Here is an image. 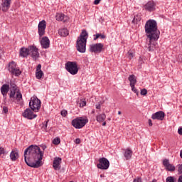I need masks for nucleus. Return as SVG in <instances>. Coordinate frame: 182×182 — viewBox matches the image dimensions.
Here are the masks:
<instances>
[{"mask_svg": "<svg viewBox=\"0 0 182 182\" xmlns=\"http://www.w3.org/2000/svg\"><path fill=\"white\" fill-rule=\"evenodd\" d=\"M24 161L33 168H39L42 166V159H43V152L38 146L31 145L24 151Z\"/></svg>", "mask_w": 182, "mask_h": 182, "instance_id": "1", "label": "nucleus"}, {"mask_svg": "<svg viewBox=\"0 0 182 182\" xmlns=\"http://www.w3.org/2000/svg\"><path fill=\"white\" fill-rule=\"evenodd\" d=\"M145 33L149 41H158L160 38V31L157 29V22L155 20H148L145 23Z\"/></svg>", "mask_w": 182, "mask_h": 182, "instance_id": "2", "label": "nucleus"}, {"mask_svg": "<svg viewBox=\"0 0 182 182\" xmlns=\"http://www.w3.org/2000/svg\"><path fill=\"white\" fill-rule=\"evenodd\" d=\"M87 31L82 30L76 42V48L80 53L86 52V43L87 42Z\"/></svg>", "mask_w": 182, "mask_h": 182, "instance_id": "3", "label": "nucleus"}, {"mask_svg": "<svg viewBox=\"0 0 182 182\" xmlns=\"http://www.w3.org/2000/svg\"><path fill=\"white\" fill-rule=\"evenodd\" d=\"M28 55H31V58L34 60L39 58V52L36 46H31L28 48L23 47L20 49V56L21 58H28Z\"/></svg>", "mask_w": 182, "mask_h": 182, "instance_id": "4", "label": "nucleus"}, {"mask_svg": "<svg viewBox=\"0 0 182 182\" xmlns=\"http://www.w3.org/2000/svg\"><path fill=\"white\" fill-rule=\"evenodd\" d=\"M87 123H89V119L86 117L85 118L82 117H77L71 122L72 126H73L75 129H82L86 126Z\"/></svg>", "mask_w": 182, "mask_h": 182, "instance_id": "5", "label": "nucleus"}, {"mask_svg": "<svg viewBox=\"0 0 182 182\" xmlns=\"http://www.w3.org/2000/svg\"><path fill=\"white\" fill-rule=\"evenodd\" d=\"M65 70L70 73V75H77V72H79L77 63L75 61H68L65 63Z\"/></svg>", "mask_w": 182, "mask_h": 182, "instance_id": "6", "label": "nucleus"}, {"mask_svg": "<svg viewBox=\"0 0 182 182\" xmlns=\"http://www.w3.org/2000/svg\"><path fill=\"white\" fill-rule=\"evenodd\" d=\"M29 107L36 113L39 112L41 109V100H39L36 96L31 97L29 102Z\"/></svg>", "mask_w": 182, "mask_h": 182, "instance_id": "7", "label": "nucleus"}, {"mask_svg": "<svg viewBox=\"0 0 182 182\" xmlns=\"http://www.w3.org/2000/svg\"><path fill=\"white\" fill-rule=\"evenodd\" d=\"M98 161L99 163L97 164V167L100 168V170H107L109 167H110L109 159L105 157L100 158Z\"/></svg>", "mask_w": 182, "mask_h": 182, "instance_id": "8", "label": "nucleus"}, {"mask_svg": "<svg viewBox=\"0 0 182 182\" xmlns=\"http://www.w3.org/2000/svg\"><path fill=\"white\" fill-rule=\"evenodd\" d=\"M9 71L11 75H15V76H19L22 73L21 70L16 68V63L15 61H11L9 63Z\"/></svg>", "mask_w": 182, "mask_h": 182, "instance_id": "9", "label": "nucleus"}, {"mask_svg": "<svg viewBox=\"0 0 182 182\" xmlns=\"http://www.w3.org/2000/svg\"><path fill=\"white\" fill-rule=\"evenodd\" d=\"M104 45L102 43H97L95 44L90 45V51L93 53H101L104 49Z\"/></svg>", "mask_w": 182, "mask_h": 182, "instance_id": "10", "label": "nucleus"}, {"mask_svg": "<svg viewBox=\"0 0 182 182\" xmlns=\"http://www.w3.org/2000/svg\"><path fill=\"white\" fill-rule=\"evenodd\" d=\"M9 97L11 100H18L21 101L22 99V93L19 92L18 90H11L10 91Z\"/></svg>", "mask_w": 182, "mask_h": 182, "instance_id": "11", "label": "nucleus"}, {"mask_svg": "<svg viewBox=\"0 0 182 182\" xmlns=\"http://www.w3.org/2000/svg\"><path fill=\"white\" fill-rule=\"evenodd\" d=\"M162 164L164 167H165V170H166V171H171L172 173L176 171V166L173 164H170L169 159H164L162 161Z\"/></svg>", "mask_w": 182, "mask_h": 182, "instance_id": "12", "label": "nucleus"}, {"mask_svg": "<svg viewBox=\"0 0 182 182\" xmlns=\"http://www.w3.org/2000/svg\"><path fill=\"white\" fill-rule=\"evenodd\" d=\"M38 29L39 36H43V35H45V31L46 29V21L42 20L41 21H40L38 26Z\"/></svg>", "mask_w": 182, "mask_h": 182, "instance_id": "13", "label": "nucleus"}, {"mask_svg": "<svg viewBox=\"0 0 182 182\" xmlns=\"http://www.w3.org/2000/svg\"><path fill=\"white\" fill-rule=\"evenodd\" d=\"M143 8L148 12H154L156 11V3L153 1H149L144 5Z\"/></svg>", "mask_w": 182, "mask_h": 182, "instance_id": "14", "label": "nucleus"}, {"mask_svg": "<svg viewBox=\"0 0 182 182\" xmlns=\"http://www.w3.org/2000/svg\"><path fill=\"white\" fill-rule=\"evenodd\" d=\"M165 116H166V114H164V112L159 111L151 115V119L163 121L164 120Z\"/></svg>", "mask_w": 182, "mask_h": 182, "instance_id": "15", "label": "nucleus"}, {"mask_svg": "<svg viewBox=\"0 0 182 182\" xmlns=\"http://www.w3.org/2000/svg\"><path fill=\"white\" fill-rule=\"evenodd\" d=\"M23 116L26 119H29V120H32V119H35L38 115L33 114V112L31 109L27 108L23 113Z\"/></svg>", "mask_w": 182, "mask_h": 182, "instance_id": "16", "label": "nucleus"}, {"mask_svg": "<svg viewBox=\"0 0 182 182\" xmlns=\"http://www.w3.org/2000/svg\"><path fill=\"white\" fill-rule=\"evenodd\" d=\"M12 0H2L1 3V11L3 12H8L9 9L11 8V2Z\"/></svg>", "mask_w": 182, "mask_h": 182, "instance_id": "17", "label": "nucleus"}, {"mask_svg": "<svg viewBox=\"0 0 182 182\" xmlns=\"http://www.w3.org/2000/svg\"><path fill=\"white\" fill-rule=\"evenodd\" d=\"M9 85L8 84H4L0 88L1 93L3 95L4 100H6V96L9 92Z\"/></svg>", "mask_w": 182, "mask_h": 182, "instance_id": "18", "label": "nucleus"}, {"mask_svg": "<svg viewBox=\"0 0 182 182\" xmlns=\"http://www.w3.org/2000/svg\"><path fill=\"white\" fill-rule=\"evenodd\" d=\"M62 164V158L55 157L54 158L53 167L54 170H60V164Z\"/></svg>", "mask_w": 182, "mask_h": 182, "instance_id": "19", "label": "nucleus"}, {"mask_svg": "<svg viewBox=\"0 0 182 182\" xmlns=\"http://www.w3.org/2000/svg\"><path fill=\"white\" fill-rule=\"evenodd\" d=\"M10 159L11 161H16L19 159V151L18 149H14L10 153Z\"/></svg>", "mask_w": 182, "mask_h": 182, "instance_id": "20", "label": "nucleus"}, {"mask_svg": "<svg viewBox=\"0 0 182 182\" xmlns=\"http://www.w3.org/2000/svg\"><path fill=\"white\" fill-rule=\"evenodd\" d=\"M157 40H149V43L146 45V48L149 52H153L154 49H156V46L157 43H156Z\"/></svg>", "mask_w": 182, "mask_h": 182, "instance_id": "21", "label": "nucleus"}, {"mask_svg": "<svg viewBox=\"0 0 182 182\" xmlns=\"http://www.w3.org/2000/svg\"><path fill=\"white\" fill-rule=\"evenodd\" d=\"M50 41L48 37H43L41 41V45L43 49H48L49 48V45Z\"/></svg>", "mask_w": 182, "mask_h": 182, "instance_id": "22", "label": "nucleus"}, {"mask_svg": "<svg viewBox=\"0 0 182 182\" xmlns=\"http://www.w3.org/2000/svg\"><path fill=\"white\" fill-rule=\"evenodd\" d=\"M132 156H133V151L132 149H127L124 150V157H125L126 160H130Z\"/></svg>", "mask_w": 182, "mask_h": 182, "instance_id": "23", "label": "nucleus"}, {"mask_svg": "<svg viewBox=\"0 0 182 182\" xmlns=\"http://www.w3.org/2000/svg\"><path fill=\"white\" fill-rule=\"evenodd\" d=\"M128 80L130 82V86L136 85V83H137V79L136 78L135 75H129Z\"/></svg>", "mask_w": 182, "mask_h": 182, "instance_id": "24", "label": "nucleus"}, {"mask_svg": "<svg viewBox=\"0 0 182 182\" xmlns=\"http://www.w3.org/2000/svg\"><path fill=\"white\" fill-rule=\"evenodd\" d=\"M96 120L99 123H102V122H105V120H106V114H99L96 117Z\"/></svg>", "mask_w": 182, "mask_h": 182, "instance_id": "25", "label": "nucleus"}, {"mask_svg": "<svg viewBox=\"0 0 182 182\" xmlns=\"http://www.w3.org/2000/svg\"><path fill=\"white\" fill-rule=\"evenodd\" d=\"M58 34L60 36H68V35H69V31H68L67 28H60L58 30Z\"/></svg>", "mask_w": 182, "mask_h": 182, "instance_id": "26", "label": "nucleus"}, {"mask_svg": "<svg viewBox=\"0 0 182 182\" xmlns=\"http://www.w3.org/2000/svg\"><path fill=\"white\" fill-rule=\"evenodd\" d=\"M141 21V14H136L134 16L132 20V23H139Z\"/></svg>", "mask_w": 182, "mask_h": 182, "instance_id": "27", "label": "nucleus"}, {"mask_svg": "<svg viewBox=\"0 0 182 182\" xmlns=\"http://www.w3.org/2000/svg\"><path fill=\"white\" fill-rule=\"evenodd\" d=\"M49 122V120L45 121L41 124V130L42 132H48V123Z\"/></svg>", "mask_w": 182, "mask_h": 182, "instance_id": "28", "label": "nucleus"}, {"mask_svg": "<svg viewBox=\"0 0 182 182\" xmlns=\"http://www.w3.org/2000/svg\"><path fill=\"white\" fill-rule=\"evenodd\" d=\"M94 36H95L94 41H97L99 38H100V39H106V36L101 33H97L96 35H94Z\"/></svg>", "mask_w": 182, "mask_h": 182, "instance_id": "29", "label": "nucleus"}, {"mask_svg": "<svg viewBox=\"0 0 182 182\" xmlns=\"http://www.w3.org/2000/svg\"><path fill=\"white\" fill-rule=\"evenodd\" d=\"M64 18H65V15L61 14H58L55 16L56 21H58L59 22L63 21Z\"/></svg>", "mask_w": 182, "mask_h": 182, "instance_id": "30", "label": "nucleus"}, {"mask_svg": "<svg viewBox=\"0 0 182 182\" xmlns=\"http://www.w3.org/2000/svg\"><path fill=\"white\" fill-rule=\"evenodd\" d=\"M42 76H43V72L42 70L36 72V79H42Z\"/></svg>", "mask_w": 182, "mask_h": 182, "instance_id": "31", "label": "nucleus"}, {"mask_svg": "<svg viewBox=\"0 0 182 182\" xmlns=\"http://www.w3.org/2000/svg\"><path fill=\"white\" fill-rule=\"evenodd\" d=\"M166 182H176L174 176H168L166 179Z\"/></svg>", "mask_w": 182, "mask_h": 182, "instance_id": "32", "label": "nucleus"}, {"mask_svg": "<svg viewBox=\"0 0 182 182\" xmlns=\"http://www.w3.org/2000/svg\"><path fill=\"white\" fill-rule=\"evenodd\" d=\"M132 87V92H135V94L139 96V90H137V89H136V87H134L135 85H130Z\"/></svg>", "mask_w": 182, "mask_h": 182, "instance_id": "33", "label": "nucleus"}, {"mask_svg": "<svg viewBox=\"0 0 182 182\" xmlns=\"http://www.w3.org/2000/svg\"><path fill=\"white\" fill-rule=\"evenodd\" d=\"M80 107H85L86 106V100H82L80 102Z\"/></svg>", "mask_w": 182, "mask_h": 182, "instance_id": "34", "label": "nucleus"}, {"mask_svg": "<svg viewBox=\"0 0 182 182\" xmlns=\"http://www.w3.org/2000/svg\"><path fill=\"white\" fill-rule=\"evenodd\" d=\"M53 144H55V145L59 144V143H60V139L59 138L54 139L53 141Z\"/></svg>", "mask_w": 182, "mask_h": 182, "instance_id": "35", "label": "nucleus"}, {"mask_svg": "<svg viewBox=\"0 0 182 182\" xmlns=\"http://www.w3.org/2000/svg\"><path fill=\"white\" fill-rule=\"evenodd\" d=\"M178 174H182V164L178 165Z\"/></svg>", "mask_w": 182, "mask_h": 182, "instance_id": "36", "label": "nucleus"}, {"mask_svg": "<svg viewBox=\"0 0 182 182\" xmlns=\"http://www.w3.org/2000/svg\"><path fill=\"white\" fill-rule=\"evenodd\" d=\"M61 116H63V117H66L68 116V111L63 109L61 111Z\"/></svg>", "mask_w": 182, "mask_h": 182, "instance_id": "37", "label": "nucleus"}, {"mask_svg": "<svg viewBox=\"0 0 182 182\" xmlns=\"http://www.w3.org/2000/svg\"><path fill=\"white\" fill-rule=\"evenodd\" d=\"M141 95L142 96H146V95H147V90L146 89L141 90Z\"/></svg>", "mask_w": 182, "mask_h": 182, "instance_id": "38", "label": "nucleus"}, {"mask_svg": "<svg viewBox=\"0 0 182 182\" xmlns=\"http://www.w3.org/2000/svg\"><path fill=\"white\" fill-rule=\"evenodd\" d=\"M11 87H12L13 90H18L16 88V85L15 83H11Z\"/></svg>", "mask_w": 182, "mask_h": 182, "instance_id": "39", "label": "nucleus"}, {"mask_svg": "<svg viewBox=\"0 0 182 182\" xmlns=\"http://www.w3.org/2000/svg\"><path fill=\"white\" fill-rule=\"evenodd\" d=\"M41 68H42V65L41 64H38L36 68V72H39V70H42Z\"/></svg>", "mask_w": 182, "mask_h": 182, "instance_id": "40", "label": "nucleus"}, {"mask_svg": "<svg viewBox=\"0 0 182 182\" xmlns=\"http://www.w3.org/2000/svg\"><path fill=\"white\" fill-rule=\"evenodd\" d=\"M1 154H5V149L2 147H0V156Z\"/></svg>", "mask_w": 182, "mask_h": 182, "instance_id": "41", "label": "nucleus"}, {"mask_svg": "<svg viewBox=\"0 0 182 182\" xmlns=\"http://www.w3.org/2000/svg\"><path fill=\"white\" fill-rule=\"evenodd\" d=\"M4 113H8V107H3Z\"/></svg>", "mask_w": 182, "mask_h": 182, "instance_id": "42", "label": "nucleus"}, {"mask_svg": "<svg viewBox=\"0 0 182 182\" xmlns=\"http://www.w3.org/2000/svg\"><path fill=\"white\" fill-rule=\"evenodd\" d=\"M133 182H141V178H136L134 179Z\"/></svg>", "mask_w": 182, "mask_h": 182, "instance_id": "43", "label": "nucleus"}, {"mask_svg": "<svg viewBox=\"0 0 182 182\" xmlns=\"http://www.w3.org/2000/svg\"><path fill=\"white\" fill-rule=\"evenodd\" d=\"M128 58L129 59H132L133 58V53H128Z\"/></svg>", "mask_w": 182, "mask_h": 182, "instance_id": "44", "label": "nucleus"}, {"mask_svg": "<svg viewBox=\"0 0 182 182\" xmlns=\"http://www.w3.org/2000/svg\"><path fill=\"white\" fill-rule=\"evenodd\" d=\"M100 1H102V0H95L94 1V4L95 5H99V4H100Z\"/></svg>", "mask_w": 182, "mask_h": 182, "instance_id": "45", "label": "nucleus"}, {"mask_svg": "<svg viewBox=\"0 0 182 182\" xmlns=\"http://www.w3.org/2000/svg\"><path fill=\"white\" fill-rule=\"evenodd\" d=\"M75 143H76V144H80V139L77 138L75 141Z\"/></svg>", "mask_w": 182, "mask_h": 182, "instance_id": "46", "label": "nucleus"}, {"mask_svg": "<svg viewBox=\"0 0 182 182\" xmlns=\"http://www.w3.org/2000/svg\"><path fill=\"white\" fill-rule=\"evenodd\" d=\"M178 60L179 62H182V54H180L178 56Z\"/></svg>", "mask_w": 182, "mask_h": 182, "instance_id": "47", "label": "nucleus"}, {"mask_svg": "<svg viewBox=\"0 0 182 182\" xmlns=\"http://www.w3.org/2000/svg\"><path fill=\"white\" fill-rule=\"evenodd\" d=\"M178 134H180L181 136H182V128H179V129H178Z\"/></svg>", "mask_w": 182, "mask_h": 182, "instance_id": "48", "label": "nucleus"}, {"mask_svg": "<svg viewBox=\"0 0 182 182\" xmlns=\"http://www.w3.org/2000/svg\"><path fill=\"white\" fill-rule=\"evenodd\" d=\"M148 123H149V126H150V127H151V126H153V122H151V119H149Z\"/></svg>", "mask_w": 182, "mask_h": 182, "instance_id": "49", "label": "nucleus"}, {"mask_svg": "<svg viewBox=\"0 0 182 182\" xmlns=\"http://www.w3.org/2000/svg\"><path fill=\"white\" fill-rule=\"evenodd\" d=\"M178 182H182V174H181V176H179V177L178 178Z\"/></svg>", "mask_w": 182, "mask_h": 182, "instance_id": "50", "label": "nucleus"}, {"mask_svg": "<svg viewBox=\"0 0 182 182\" xmlns=\"http://www.w3.org/2000/svg\"><path fill=\"white\" fill-rule=\"evenodd\" d=\"M96 109H101V107H102V105H100V104H99V105H96Z\"/></svg>", "mask_w": 182, "mask_h": 182, "instance_id": "51", "label": "nucleus"}, {"mask_svg": "<svg viewBox=\"0 0 182 182\" xmlns=\"http://www.w3.org/2000/svg\"><path fill=\"white\" fill-rule=\"evenodd\" d=\"M180 157H181V159H182V150L180 152Z\"/></svg>", "mask_w": 182, "mask_h": 182, "instance_id": "52", "label": "nucleus"}, {"mask_svg": "<svg viewBox=\"0 0 182 182\" xmlns=\"http://www.w3.org/2000/svg\"><path fill=\"white\" fill-rule=\"evenodd\" d=\"M100 177H101V178H102L103 177H105V175L104 174H101Z\"/></svg>", "mask_w": 182, "mask_h": 182, "instance_id": "53", "label": "nucleus"}, {"mask_svg": "<svg viewBox=\"0 0 182 182\" xmlns=\"http://www.w3.org/2000/svg\"><path fill=\"white\" fill-rule=\"evenodd\" d=\"M106 125V122H104L103 123H102V126H105Z\"/></svg>", "mask_w": 182, "mask_h": 182, "instance_id": "54", "label": "nucleus"}, {"mask_svg": "<svg viewBox=\"0 0 182 182\" xmlns=\"http://www.w3.org/2000/svg\"><path fill=\"white\" fill-rule=\"evenodd\" d=\"M118 114H122V112H121V111H119V112H118Z\"/></svg>", "mask_w": 182, "mask_h": 182, "instance_id": "55", "label": "nucleus"}, {"mask_svg": "<svg viewBox=\"0 0 182 182\" xmlns=\"http://www.w3.org/2000/svg\"><path fill=\"white\" fill-rule=\"evenodd\" d=\"M92 113H95V110H92Z\"/></svg>", "mask_w": 182, "mask_h": 182, "instance_id": "56", "label": "nucleus"}]
</instances>
